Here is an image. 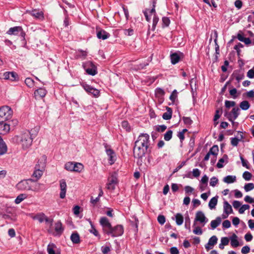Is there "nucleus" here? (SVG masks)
I'll use <instances>...</instances> for the list:
<instances>
[{
    "instance_id": "79ce46f5",
    "label": "nucleus",
    "mask_w": 254,
    "mask_h": 254,
    "mask_svg": "<svg viewBox=\"0 0 254 254\" xmlns=\"http://www.w3.org/2000/svg\"><path fill=\"white\" fill-rule=\"evenodd\" d=\"M219 149L217 145H214L211 148H210L208 152L214 156H216L218 154Z\"/></svg>"
},
{
    "instance_id": "20e7f679",
    "label": "nucleus",
    "mask_w": 254,
    "mask_h": 254,
    "mask_svg": "<svg viewBox=\"0 0 254 254\" xmlns=\"http://www.w3.org/2000/svg\"><path fill=\"white\" fill-rule=\"evenodd\" d=\"M118 184V174L116 172H113L110 174L108 178V182L106 184V188L111 190L115 189L116 186Z\"/></svg>"
},
{
    "instance_id": "ddd939ff",
    "label": "nucleus",
    "mask_w": 254,
    "mask_h": 254,
    "mask_svg": "<svg viewBox=\"0 0 254 254\" xmlns=\"http://www.w3.org/2000/svg\"><path fill=\"white\" fill-rule=\"evenodd\" d=\"M20 34V36L24 39L25 33L23 31L22 28L20 26H15L13 27H11L9 29V30L6 32V34L11 35H18Z\"/></svg>"
},
{
    "instance_id": "0eeeda50",
    "label": "nucleus",
    "mask_w": 254,
    "mask_h": 254,
    "mask_svg": "<svg viewBox=\"0 0 254 254\" xmlns=\"http://www.w3.org/2000/svg\"><path fill=\"white\" fill-rule=\"evenodd\" d=\"M82 66L87 73L89 75L93 76L97 73V67L92 62H86L83 63Z\"/></svg>"
},
{
    "instance_id": "c85d7f7f",
    "label": "nucleus",
    "mask_w": 254,
    "mask_h": 254,
    "mask_svg": "<svg viewBox=\"0 0 254 254\" xmlns=\"http://www.w3.org/2000/svg\"><path fill=\"white\" fill-rule=\"evenodd\" d=\"M167 112L164 113L162 115L164 120H168L171 119L172 116V110L171 108L166 107Z\"/></svg>"
},
{
    "instance_id": "09e8293b",
    "label": "nucleus",
    "mask_w": 254,
    "mask_h": 254,
    "mask_svg": "<svg viewBox=\"0 0 254 254\" xmlns=\"http://www.w3.org/2000/svg\"><path fill=\"white\" fill-rule=\"evenodd\" d=\"M254 189V184L252 183L246 184L244 186L246 191H249Z\"/></svg>"
},
{
    "instance_id": "9b49d317",
    "label": "nucleus",
    "mask_w": 254,
    "mask_h": 254,
    "mask_svg": "<svg viewBox=\"0 0 254 254\" xmlns=\"http://www.w3.org/2000/svg\"><path fill=\"white\" fill-rule=\"evenodd\" d=\"M147 149L144 147L135 144L133 151L134 157L137 158H141L144 156Z\"/></svg>"
},
{
    "instance_id": "473e14b6",
    "label": "nucleus",
    "mask_w": 254,
    "mask_h": 254,
    "mask_svg": "<svg viewBox=\"0 0 254 254\" xmlns=\"http://www.w3.org/2000/svg\"><path fill=\"white\" fill-rule=\"evenodd\" d=\"M221 222V219L220 217H217L215 220H212L210 225L212 229H214L218 227Z\"/></svg>"
},
{
    "instance_id": "2eb2a0df",
    "label": "nucleus",
    "mask_w": 254,
    "mask_h": 254,
    "mask_svg": "<svg viewBox=\"0 0 254 254\" xmlns=\"http://www.w3.org/2000/svg\"><path fill=\"white\" fill-rule=\"evenodd\" d=\"M100 224L103 227V230L105 233L112 228V225L109 220L106 217H102L100 219Z\"/></svg>"
},
{
    "instance_id": "aec40b11",
    "label": "nucleus",
    "mask_w": 254,
    "mask_h": 254,
    "mask_svg": "<svg viewBox=\"0 0 254 254\" xmlns=\"http://www.w3.org/2000/svg\"><path fill=\"white\" fill-rule=\"evenodd\" d=\"M183 54L182 53H174L170 55L171 63L173 64H175L179 63L181 58L183 57Z\"/></svg>"
},
{
    "instance_id": "7c9ffc66",
    "label": "nucleus",
    "mask_w": 254,
    "mask_h": 254,
    "mask_svg": "<svg viewBox=\"0 0 254 254\" xmlns=\"http://www.w3.org/2000/svg\"><path fill=\"white\" fill-rule=\"evenodd\" d=\"M70 240L73 244L80 243V237L77 233H73L70 236Z\"/></svg>"
},
{
    "instance_id": "864d4df0",
    "label": "nucleus",
    "mask_w": 254,
    "mask_h": 254,
    "mask_svg": "<svg viewBox=\"0 0 254 254\" xmlns=\"http://www.w3.org/2000/svg\"><path fill=\"white\" fill-rule=\"evenodd\" d=\"M164 94V91L160 88H158L155 90V94L158 97H162Z\"/></svg>"
},
{
    "instance_id": "a878e982",
    "label": "nucleus",
    "mask_w": 254,
    "mask_h": 254,
    "mask_svg": "<svg viewBox=\"0 0 254 254\" xmlns=\"http://www.w3.org/2000/svg\"><path fill=\"white\" fill-rule=\"evenodd\" d=\"M7 150V146L0 136V155L5 154Z\"/></svg>"
},
{
    "instance_id": "423d86ee",
    "label": "nucleus",
    "mask_w": 254,
    "mask_h": 254,
    "mask_svg": "<svg viewBox=\"0 0 254 254\" xmlns=\"http://www.w3.org/2000/svg\"><path fill=\"white\" fill-rule=\"evenodd\" d=\"M64 227L61 221H58L55 224L54 230L51 228L48 229L49 233L52 234L54 236H60L64 231Z\"/></svg>"
},
{
    "instance_id": "39448f33",
    "label": "nucleus",
    "mask_w": 254,
    "mask_h": 254,
    "mask_svg": "<svg viewBox=\"0 0 254 254\" xmlns=\"http://www.w3.org/2000/svg\"><path fill=\"white\" fill-rule=\"evenodd\" d=\"M134 144L142 146L147 149L149 144V135L147 133H141Z\"/></svg>"
},
{
    "instance_id": "4c0bfd02",
    "label": "nucleus",
    "mask_w": 254,
    "mask_h": 254,
    "mask_svg": "<svg viewBox=\"0 0 254 254\" xmlns=\"http://www.w3.org/2000/svg\"><path fill=\"white\" fill-rule=\"evenodd\" d=\"M240 107L243 110H247L250 107V104L248 101H243L240 103Z\"/></svg>"
},
{
    "instance_id": "0e129e2a",
    "label": "nucleus",
    "mask_w": 254,
    "mask_h": 254,
    "mask_svg": "<svg viewBox=\"0 0 254 254\" xmlns=\"http://www.w3.org/2000/svg\"><path fill=\"white\" fill-rule=\"evenodd\" d=\"M167 128V127L165 125H160L156 127V130L158 132H163Z\"/></svg>"
},
{
    "instance_id": "7ed1b4c3",
    "label": "nucleus",
    "mask_w": 254,
    "mask_h": 254,
    "mask_svg": "<svg viewBox=\"0 0 254 254\" xmlns=\"http://www.w3.org/2000/svg\"><path fill=\"white\" fill-rule=\"evenodd\" d=\"M13 115V111L8 106H3L0 108V123L10 119Z\"/></svg>"
},
{
    "instance_id": "49530a36",
    "label": "nucleus",
    "mask_w": 254,
    "mask_h": 254,
    "mask_svg": "<svg viewBox=\"0 0 254 254\" xmlns=\"http://www.w3.org/2000/svg\"><path fill=\"white\" fill-rule=\"evenodd\" d=\"M173 131L171 130H168L164 134V137L166 141H169L172 137Z\"/></svg>"
},
{
    "instance_id": "c9c22d12",
    "label": "nucleus",
    "mask_w": 254,
    "mask_h": 254,
    "mask_svg": "<svg viewBox=\"0 0 254 254\" xmlns=\"http://www.w3.org/2000/svg\"><path fill=\"white\" fill-rule=\"evenodd\" d=\"M175 220L178 225H181L184 222V217L181 213H177L175 215Z\"/></svg>"
},
{
    "instance_id": "a19ab883",
    "label": "nucleus",
    "mask_w": 254,
    "mask_h": 254,
    "mask_svg": "<svg viewBox=\"0 0 254 254\" xmlns=\"http://www.w3.org/2000/svg\"><path fill=\"white\" fill-rule=\"evenodd\" d=\"M56 248V246L54 244H50L47 247V252L49 254H56L54 249Z\"/></svg>"
},
{
    "instance_id": "ea45409f",
    "label": "nucleus",
    "mask_w": 254,
    "mask_h": 254,
    "mask_svg": "<svg viewBox=\"0 0 254 254\" xmlns=\"http://www.w3.org/2000/svg\"><path fill=\"white\" fill-rule=\"evenodd\" d=\"M27 197V195L26 194H20L17 196L16 199L14 200V202L16 204H19L21 201H22L24 199Z\"/></svg>"
},
{
    "instance_id": "a211bd4d",
    "label": "nucleus",
    "mask_w": 254,
    "mask_h": 254,
    "mask_svg": "<svg viewBox=\"0 0 254 254\" xmlns=\"http://www.w3.org/2000/svg\"><path fill=\"white\" fill-rule=\"evenodd\" d=\"M61 192L60 196L61 198H64L65 196L66 191V184L64 180L63 179L60 181Z\"/></svg>"
},
{
    "instance_id": "8fccbe9b",
    "label": "nucleus",
    "mask_w": 254,
    "mask_h": 254,
    "mask_svg": "<svg viewBox=\"0 0 254 254\" xmlns=\"http://www.w3.org/2000/svg\"><path fill=\"white\" fill-rule=\"evenodd\" d=\"M237 90L235 88H233L229 90L230 95L232 97L233 99H236L238 97V95H237Z\"/></svg>"
},
{
    "instance_id": "412c9836",
    "label": "nucleus",
    "mask_w": 254,
    "mask_h": 254,
    "mask_svg": "<svg viewBox=\"0 0 254 254\" xmlns=\"http://www.w3.org/2000/svg\"><path fill=\"white\" fill-rule=\"evenodd\" d=\"M46 94L47 91L44 88H39L34 92V96L36 99L43 98Z\"/></svg>"
},
{
    "instance_id": "b1692460",
    "label": "nucleus",
    "mask_w": 254,
    "mask_h": 254,
    "mask_svg": "<svg viewBox=\"0 0 254 254\" xmlns=\"http://www.w3.org/2000/svg\"><path fill=\"white\" fill-rule=\"evenodd\" d=\"M29 13L33 16L39 19H42L44 18V14L42 11L36 9L29 11Z\"/></svg>"
},
{
    "instance_id": "774afa93",
    "label": "nucleus",
    "mask_w": 254,
    "mask_h": 254,
    "mask_svg": "<svg viewBox=\"0 0 254 254\" xmlns=\"http://www.w3.org/2000/svg\"><path fill=\"white\" fill-rule=\"evenodd\" d=\"M162 22H163V24L165 26H168L170 24V20L169 19V18L166 17H163L162 18Z\"/></svg>"
},
{
    "instance_id": "2f4dec72",
    "label": "nucleus",
    "mask_w": 254,
    "mask_h": 254,
    "mask_svg": "<svg viewBox=\"0 0 254 254\" xmlns=\"http://www.w3.org/2000/svg\"><path fill=\"white\" fill-rule=\"evenodd\" d=\"M236 181V177L235 176L228 175L224 177L223 181L227 184H231L234 183Z\"/></svg>"
},
{
    "instance_id": "9d476101",
    "label": "nucleus",
    "mask_w": 254,
    "mask_h": 254,
    "mask_svg": "<svg viewBox=\"0 0 254 254\" xmlns=\"http://www.w3.org/2000/svg\"><path fill=\"white\" fill-rule=\"evenodd\" d=\"M240 114V109L239 108H234L231 112L230 113H226L225 114V116L232 122L233 125H234L235 124H237L234 122L238 117Z\"/></svg>"
},
{
    "instance_id": "680f3d73",
    "label": "nucleus",
    "mask_w": 254,
    "mask_h": 254,
    "mask_svg": "<svg viewBox=\"0 0 254 254\" xmlns=\"http://www.w3.org/2000/svg\"><path fill=\"white\" fill-rule=\"evenodd\" d=\"M165 217L164 215H159L158 216V218H157V220L158 221V222L161 224V225H163L165 223Z\"/></svg>"
},
{
    "instance_id": "e2e57ef3",
    "label": "nucleus",
    "mask_w": 254,
    "mask_h": 254,
    "mask_svg": "<svg viewBox=\"0 0 254 254\" xmlns=\"http://www.w3.org/2000/svg\"><path fill=\"white\" fill-rule=\"evenodd\" d=\"M218 181L217 178L213 177L210 179V185L212 187H215L218 183Z\"/></svg>"
},
{
    "instance_id": "f03ea898",
    "label": "nucleus",
    "mask_w": 254,
    "mask_h": 254,
    "mask_svg": "<svg viewBox=\"0 0 254 254\" xmlns=\"http://www.w3.org/2000/svg\"><path fill=\"white\" fill-rule=\"evenodd\" d=\"M18 142L21 145L23 149L29 148L32 143L33 138L28 131L23 132L20 136H17Z\"/></svg>"
},
{
    "instance_id": "dca6fc26",
    "label": "nucleus",
    "mask_w": 254,
    "mask_h": 254,
    "mask_svg": "<svg viewBox=\"0 0 254 254\" xmlns=\"http://www.w3.org/2000/svg\"><path fill=\"white\" fill-rule=\"evenodd\" d=\"M82 86L84 89L88 93L93 95L95 97L99 96L100 92L98 89L87 84H83Z\"/></svg>"
},
{
    "instance_id": "e433bc0d",
    "label": "nucleus",
    "mask_w": 254,
    "mask_h": 254,
    "mask_svg": "<svg viewBox=\"0 0 254 254\" xmlns=\"http://www.w3.org/2000/svg\"><path fill=\"white\" fill-rule=\"evenodd\" d=\"M87 55L85 51L82 50H78L76 53L75 57L76 59H85Z\"/></svg>"
},
{
    "instance_id": "4be33fe9",
    "label": "nucleus",
    "mask_w": 254,
    "mask_h": 254,
    "mask_svg": "<svg viewBox=\"0 0 254 254\" xmlns=\"http://www.w3.org/2000/svg\"><path fill=\"white\" fill-rule=\"evenodd\" d=\"M240 133V135L238 137H232L231 138V145L233 146H237L239 142V141H242L244 138V136L243 135V132L241 131H239Z\"/></svg>"
},
{
    "instance_id": "052dcab7",
    "label": "nucleus",
    "mask_w": 254,
    "mask_h": 254,
    "mask_svg": "<svg viewBox=\"0 0 254 254\" xmlns=\"http://www.w3.org/2000/svg\"><path fill=\"white\" fill-rule=\"evenodd\" d=\"M38 129V128L35 127L33 129H31L30 131H28V132H30L31 135V137L33 138L37 135Z\"/></svg>"
},
{
    "instance_id": "6ab92c4d",
    "label": "nucleus",
    "mask_w": 254,
    "mask_h": 254,
    "mask_svg": "<svg viewBox=\"0 0 254 254\" xmlns=\"http://www.w3.org/2000/svg\"><path fill=\"white\" fill-rule=\"evenodd\" d=\"M5 122L0 123V134H5L10 130V125Z\"/></svg>"
},
{
    "instance_id": "603ef678",
    "label": "nucleus",
    "mask_w": 254,
    "mask_h": 254,
    "mask_svg": "<svg viewBox=\"0 0 254 254\" xmlns=\"http://www.w3.org/2000/svg\"><path fill=\"white\" fill-rule=\"evenodd\" d=\"M236 105L235 101L226 100L225 102V105L227 108H230L232 107H234Z\"/></svg>"
},
{
    "instance_id": "de8ad7c7",
    "label": "nucleus",
    "mask_w": 254,
    "mask_h": 254,
    "mask_svg": "<svg viewBox=\"0 0 254 254\" xmlns=\"http://www.w3.org/2000/svg\"><path fill=\"white\" fill-rule=\"evenodd\" d=\"M25 83L29 87H32L34 86V81L31 78L28 77L25 79Z\"/></svg>"
},
{
    "instance_id": "f257e3e1",
    "label": "nucleus",
    "mask_w": 254,
    "mask_h": 254,
    "mask_svg": "<svg viewBox=\"0 0 254 254\" xmlns=\"http://www.w3.org/2000/svg\"><path fill=\"white\" fill-rule=\"evenodd\" d=\"M16 188L20 190H32L38 191L40 188V184L38 183L34 179H29L22 180L16 186Z\"/></svg>"
},
{
    "instance_id": "72a5a7b5",
    "label": "nucleus",
    "mask_w": 254,
    "mask_h": 254,
    "mask_svg": "<svg viewBox=\"0 0 254 254\" xmlns=\"http://www.w3.org/2000/svg\"><path fill=\"white\" fill-rule=\"evenodd\" d=\"M89 223L91 225V229L89 230V232L93 234L95 236L98 237L99 239L100 238V236L98 232V231L96 229L95 227L93 225L92 221L89 219Z\"/></svg>"
},
{
    "instance_id": "5701e85b",
    "label": "nucleus",
    "mask_w": 254,
    "mask_h": 254,
    "mask_svg": "<svg viewBox=\"0 0 254 254\" xmlns=\"http://www.w3.org/2000/svg\"><path fill=\"white\" fill-rule=\"evenodd\" d=\"M232 76L235 77L237 81L238 85H237V87H239L240 86L239 82L240 81L242 80L244 77V75L243 73H241L240 71H238L237 70H235Z\"/></svg>"
},
{
    "instance_id": "bf43d9fd",
    "label": "nucleus",
    "mask_w": 254,
    "mask_h": 254,
    "mask_svg": "<svg viewBox=\"0 0 254 254\" xmlns=\"http://www.w3.org/2000/svg\"><path fill=\"white\" fill-rule=\"evenodd\" d=\"M159 18L157 17L156 14H154L153 19V24H152V30H154L156 27V26L158 22Z\"/></svg>"
},
{
    "instance_id": "13d9d810",
    "label": "nucleus",
    "mask_w": 254,
    "mask_h": 254,
    "mask_svg": "<svg viewBox=\"0 0 254 254\" xmlns=\"http://www.w3.org/2000/svg\"><path fill=\"white\" fill-rule=\"evenodd\" d=\"M183 120L184 121V124L187 126H190L191 125V124L192 123V121L190 117H184L183 118Z\"/></svg>"
},
{
    "instance_id": "58836bf2",
    "label": "nucleus",
    "mask_w": 254,
    "mask_h": 254,
    "mask_svg": "<svg viewBox=\"0 0 254 254\" xmlns=\"http://www.w3.org/2000/svg\"><path fill=\"white\" fill-rule=\"evenodd\" d=\"M74 172H80L83 169V166L79 163H74L73 164Z\"/></svg>"
},
{
    "instance_id": "69168bd1",
    "label": "nucleus",
    "mask_w": 254,
    "mask_h": 254,
    "mask_svg": "<svg viewBox=\"0 0 254 254\" xmlns=\"http://www.w3.org/2000/svg\"><path fill=\"white\" fill-rule=\"evenodd\" d=\"M122 127L126 129L127 131L130 130V127H129L128 123L127 121H123L122 123Z\"/></svg>"
},
{
    "instance_id": "bb28decb",
    "label": "nucleus",
    "mask_w": 254,
    "mask_h": 254,
    "mask_svg": "<svg viewBox=\"0 0 254 254\" xmlns=\"http://www.w3.org/2000/svg\"><path fill=\"white\" fill-rule=\"evenodd\" d=\"M223 208L224 213L231 214L233 212V209L231 205L227 201H225L224 202Z\"/></svg>"
},
{
    "instance_id": "f8f14e48",
    "label": "nucleus",
    "mask_w": 254,
    "mask_h": 254,
    "mask_svg": "<svg viewBox=\"0 0 254 254\" xmlns=\"http://www.w3.org/2000/svg\"><path fill=\"white\" fill-rule=\"evenodd\" d=\"M104 145L105 148L106 152L109 158V163L110 165H112L116 160V153L107 143H104Z\"/></svg>"
},
{
    "instance_id": "c756f323",
    "label": "nucleus",
    "mask_w": 254,
    "mask_h": 254,
    "mask_svg": "<svg viewBox=\"0 0 254 254\" xmlns=\"http://www.w3.org/2000/svg\"><path fill=\"white\" fill-rule=\"evenodd\" d=\"M218 198V197L217 196H216L212 197L210 200L209 203H208V206L210 209H213L215 208L216 205L217 204Z\"/></svg>"
},
{
    "instance_id": "37998d69",
    "label": "nucleus",
    "mask_w": 254,
    "mask_h": 254,
    "mask_svg": "<svg viewBox=\"0 0 254 254\" xmlns=\"http://www.w3.org/2000/svg\"><path fill=\"white\" fill-rule=\"evenodd\" d=\"M228 158V157L226 155H224V156L220 158L217 165H216V166L218 168H222L223 167L224 165H223V163L225 161V159H227Z\"/></svg>"
},
{
    "instance_id": "cd10ccee",
    "label": "nucleus",
    "mask_w": 254,
    "mask_h": 254,
    "mask_svg": "<svg viewBox=\"0 0 254 254\" xmlns=\"http://www.w3.org/2000/svg\"><path fill=\"white\" fill-rule=\"evenodd\" d=\"M46 217V216L44 213H38L34 216H32V218L34 220H38L40 223H42L44 221Z\"/></svg>"
},
{
    "instance_id": "5fc2aeb1",
    "label": "nucleus",
    "mask_w": 254,
    "mask_h": 254,
    "mask_svg": "<svg viewBox=\"0 0 254 254\" xmlns=\"http://www.w3.org/2000/svg\"><path fill=\"white\" fill-rule=\"evenodd\" d=\"M252 174L248 171L245 172L243 174V177L246 181H249L252 178Z\"/></svg>"
},
{
    "instance_id": "4468645a",
    "label": "nucleus",
    "mask_w": 254,
    "mask_h": 254,
    "mask_svg": "<svg viewBox=\"0 0 254 254\" xmlns=\"http://www.w3.org/2000/svg\"><path fill=\"white\" fill-rule=\"evenodd\" d=\"M199 222L202 224V226L208 222V219L205 217L204 213L201 211H198L196 213L195 217L193 223V226L195 225L196 222Z\"/></svg>"
},
{
    "instance_id": "3c124183",
    "label": "nucleus",
    "mask_w": 254,
    "mask_h": 254,
    "mask_svg": "<svg viewBox=\"0 0 254 254\" xmlns=\"http://www.w3.org/2000/svg\"><path fill=\"white\" fill-rule=\"evenodd\" d=\"M73 164L72 162H67L65 164V169L67 171H73Z\"/></svg>"
},
{
    "instance_id": "6e6d98bb",
    "label": "nucleus",
    "mask_w": 254,
    "mask_h": 254,
    "mask_svg": "<svg viewBox=\"0 0 254 254\" xmlns=\"http://www.w3.org/2000/svg\"><path fill=\"white\" fill-rule=\"evenodd\" d=\"M243 42H244L246 45H249L251 43L253 44V45H254V37L252 39H250V38H245Z\"/></svg>"
},
{
    "instance_id": "c03bdc74",
    "label": "nucleus",
    "mask_w": 254,
    "mask_h": 254,
    "mask_svg": "<svg viewBox=\"0 0 254 254\" xmlns=\"http://www.w3.org/2000/svg\"><path fill=\"white\" fill-rule=\"evenodd\" d=\"M218 239L216 236H212L208 241V245L211 246H214L217 242Z\"/></svg>"
},
{
    "instance_id": "a18cd8bd",
    "label": "nucleus",
    "mask_w": 254,
    "mask_h": 254,
    "mask_svg": "<svg viewBox=\"0 0 254 254\" xmlns=\"http://www.w3.org/2000/svg\"><path fill=\"white\" fill-rule=\"evenodd\" d=\"M178 97V92L177 90L175 89L173 91L171 94L170 96V99L171 100L173 103H174L177 98Z\"/></svg>"
},
{
    "instance_id": "f3484780",
    "label": "nucleus",
    "mask_w": 254,
    "mask_h": 254,
    "mask_svg": "<svg viewBox=\"0 0 254 254\" xmlns=\"http://www.w3.org/2000/svg\"><path fill=\"white\" fill-rule=\"evenodd\" d=\"M2 78L4 79H8L12 81H18L19 79L18 74L13 71L4 72Z\"/></svg>"
},
{
    "instance_id": "393cba45",
    "label": "nucleus",
    "mask_w": 254,
    "mask_h": 254,
    "mask_svg": "<svg viewBox=\"0 0 254 254\" xmlns=\"http://www.w3.org/2000/svg\"><path fill=\"white\" fill-rule=\"evenodd\" d=\"M110 34L105 30L99 31L97 33V37L98 39L105 40L108 38Z\"/></svg>"
},
{
    "instance_id": "6e6552de",
    "label": "nucleus",
    "mask_w": 254,
    "mask_h": 254,
    "mask_svg": "<svg viewBox=\"0 0 254 254\" xmlns=\"http://www.w3.org/2000/svg\"><path fill=\"white\" fill-rule=\"evenodd\" d=\"M45 168V163H41V164H36L35 167V170L32 174V177L35 178V181L37 182V181L41 178L42 177L43 171Z\"/></svg>"
},
{
    "instance_id": "338daca9",
    "label": "nucleus",
    "mask_w": 254,
    "mask_h": 254,
    "mask_svg": "<svg viewBox=\"0 0 254 254\" xmlns=\"http://www.w3.org/2000/svg\"><path fill=\"white\" fill-rule=\"evenodd\" d=\"M193 233L196 235H201L202 231L199 227H195L193 230Z\"/></svg>"
},
{
    "instance_id": "f704fd0d",
    "label": "nucleus",
    "mask_w": 254,
    "mask_h": 254,
    "mask_svg": "<svg viewBox=\"0 0 254 254\" xmlns=\"http://www.w3.org/2000/svg\"><path fill=\"white\" fill-rule=\"evenodd\" d=\"M231 245L232 247L236 248L239 246V243L237 240V236L234 234L231 238Z\"/></svg>"
},
{
    "instance_id": "4d7b16f0",
    "label": "nucleus",
    "mask_w": 254,
    "mask_h": 254,
    "mask_svg": "<svg viewBox=\"0 0 254 254\" xmlns=\"http://www.w3.org/2000/svg\"><path fill=\"white\" fill-rule=\"evenodd\" d=\"M250 208V205L248 204H244L239 209V212L240 214H243L244 213L245 211L249 209Z\"/></svg>"
},
{
    "instance_id": "1a4fd4ad",
    "label": "nucleus",
    "mask_w": 254,
    "mask_h": 254,
    "mask_svg": "<svg viewBox=\"0 0 254 254\" xmlns=\"http://www.w3.org/2000/svg\"><path fill=\"white\" fill-rule=\"evenodd\" d=\"M124 233V228L122 225H119L115 227H112V228L107 231L106 234L111 235L113 237H119L122 236Z\"/></svg>"
}]
</instances>
